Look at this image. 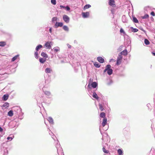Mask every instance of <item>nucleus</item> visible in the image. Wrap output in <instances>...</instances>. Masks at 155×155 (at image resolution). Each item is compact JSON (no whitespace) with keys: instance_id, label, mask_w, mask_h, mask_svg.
<instances>
[{"instance_id":"obj_50","label":"nucleus","mask_w":155,"mask_h":155,"mask_svg":"<svg viewBox=\"0 0 155 155\" xmlns=\"http://www.w3.org/2000/svg\"><path fill=\"white\" fill-rule=\"evenodd\" d=\"M152 54H153V55L154 56H155V53H154V52H152Z\"/></svg>"},{"instance_id":"obj_30","label":"nucleus","mask_w":155,"mask_h":155,"mask_svg":"<svg viewBox=\"0 0 155 155\" xmlns=\"http://www.w3.org/2000/svg\"><path fill=\"white\" fill-rule=\"evenodd\" d=\"M144 43L146 45H148L150 43L149 41L147 39H145Z\"/></svg>"},{"instance_id":"obj_13","label":"nucleus","mask_w":155,"mask_h":155,"mask_svg":"<svg viewBox=\"0 0 155 155\" xmlns=\"http://www.w3.org/2000/svg\"><path fill=\"white\" fill-rule=\"evenodd\" d=\"M91 86L94 88H95L96 87L97 85V84L95 82H93L91 84Z\"/></svg>"},{"instance_id":"obj_33","label":"nucleus","mask_w":155,"mask_h":155,"mask_svg":"<svg viewBox=\"0 0 155 155\" xmlns=\"http://www.w3.org/2000/svg\"><path fill=\"white\" fill-rule=\"evenodd\" d=\"M45 94L47 96H49L51 94V93L48 91H46L45 92Z\"/></svg>"},{"instance_id":"obj_18","label":"nucleus","mask_w":155,"mask_h":155,"mask_svg":"<svg viewBox=\"0 0 155 155\" xmlns=\"http://www.w3.org/2000/svg\"><path fill=\"white\" fill-rule=\"evenodd\" d=\"M13 115V113L12 110H10L8 113V115L10 117H12Z\"/></svg>"},{"instance_id":"obj_15","label":"nucleus","mask_w":155,"mask_h":155,"mask_svg":"<svg viewBox=\"0 0 155 155\" xmlns=\"http://www.w3.org/2000/svg\"><path fill=\"white\" fill-rule=\"evenodd\" d=\"M8 98V96L7 95H4L3 97V99L4 101H6Z\"/></svg>"},{"instance_id":"obj_40","label":"nucleus","mask_w":155,"mask_h":155,"mask_svg":"<svg viewBox=\"0 0 155 155\" xmlns=\"http://www.w3.org/2000/svg\"><path fill=\"white\" fill-rule=\"evenodd\" d=\"M57 20V18L56 17H54L52 18V21H56Z\"/></svg>"},{"instance_id":"obj_8","label":"nucleus","mask_w":155,"mask_h":155,"mask_svg":"<svg viewBox=\"0 0 155 155\" xmlns=\"http://www.w3.org/2000/svg\"><path fill=\"white\" fill-rule=\"evenodd\" d=\"M107 119L106 118H104L103 119V122L102 123V126L103 127H104L107 124Z\"/></svg>"},{"instance_id":"obj_9","label":"nucleus","mask_w":155,"mask_h":155,"mask_svg":"<svg viewBox=\"0 0 155 155\" xmlns=\"http://www.w3.org/2000/svg\"><path fill=\"white\" fill-rule=\"evenodd\" d=\"M48 120L50 124H53L54 123L53 120L51 117H48Z\"/></svg>"},{"instance_id":"obj_26","label":"nucleus","mask_w":155,"mask_h":155,"mask_svg":"<svg viewBox=\"0 0 155 155\" xmlns=\"http://www.w3.org/2000/svg\"><path fill=\"white\" fill-rule=\"evenodd\" d=\"M100 117L102 118H104L105 116V113L104 112H102L100 113Z\"/></svg>"},{"instance_id":"obj_7","label":"nucleus","mask_w":155,"mask_h":155,"mask_svg":"<svg viewBox=\"0 0 155 155\" xmlns=\"http://www.w3.org/2000/svg\"><path fill=\"white\" fill-rule=\"evenodd\" d=\"M97 60L98 61L101 63H103L104 61V59L101 57H98Z\"/></svg>"},{"instance_id":"obj_21","label":"nucleus","mask_w":155,"mask_h":155,"mask_svg":"<svg viewBox=\"0 0 155 155\" xmlns=\"http://www.w3.org/2000/svg\"><path fill=\"white\" fill-rule=\"evenodd\" d=\"M52 71V70L49 68H47L45 70V71L47 73H50Z\"/></svg>"},{"instance_id":"obj_3","label":"nucleus","mask_w":155,"mask_h":155,"mask_svg":"<svg viewBox=\"0 0 155 155\" xmlns=\"http://www.w3.org/2000/svg\"><path fill=\"white\" fill-rule=\"evenodd\" d=\"M51 43V42L48 41L45 44V46L46 47L47 49H50L51 48L50 45Z\"/></svg>"},{"instance_id":"obj_12","label":"nucleus","mask_w":155,"mask_h":155,"mask_svg":"<svg viewBox=\"0 0 155 155\" xmlns=\"http://www.w3.org/2000/svg\"><path fill=\"white\" fill-rule=\"evenodd\" d=\"M91 7V5L89 4L86 5L83 7V9L84 10H85L86 9L90 8Z\"/></svg>"},{"instance_id":"obj_39","label":"nucleus","mask_w":155,"mask_h":155,"mask_svg":"<svg viewBox=\"0 0 155 155\" xmlns=\"http://www.w3.org/2000/svg\"><path fill=\"white\" fill-rule=\"evenodd\" d=\"M59 50V48H54V50L55 52H57Z\"/></svg>"},{"instance_id":"obj_25","label":"nucleus","mask_w":155,"mask_h":155,"mask_svg":"<svg viewBox=\"0 0 155 155\" xmlns=\"http://www.w3.org/2000/svg\"><path fill=\"white\" fill-rule=\"evenodd\" d=\"M42 47V45H40L37 46L36 48V51H38L39 49L41 48Z\"/></svg>"},{"instance_id":"obj_34","label":"nucleus","mask_w":155,"mask_h":155,"mask_svg":"<svg viewBox=\"0 0 155 155\" xmlns=\"http://www.w3.org/2000/svg\"><path fill=\"white\" fill-rule=\"evenodd\" d=\"M94 66L97 68H99L100 65L97 62H95L94 63Z\"/></svg>"},{"instance_id":"obj_22","label":"nucleus","mask_w":155,"mask_h":155,"mask_svg":"<svg viewBox=\"0 0 155 155\" xmlns=\"http://www.w3.org/2000/svg\"><path fill=\"white\" fill-rule=\"evenodd\" d=\"M6 45V42L5 41H1L0 42V46L3 47Z\"/></svg>"},{"instance_id":"obj_41","label":"nucleus","mask_w":155,"mask_h":155,"mask_svg":"<svg viewBox=\"0 0 155 155\" xmlns=\"http://www.w3.org/2000/svg\"><path fill=\"white\" fill-rule=\"evenodd\" d=\"M65 8L67 11H69L70 10V8L69 7L67 6L65 7Z\"/></svg>"},{"instance_id":"obj_14","label":"nucleus","mask_w":155,"mask_h":155,"mask_svg":"<svg viewBox=\"0 0 155 155\" xmlns=\"http://www.w3.org/2000/svg\"><path fill=\"white\" fill-rule=\"evenodd\" d=\"M93 97L96 98L97 100H98L99 98V97L95 92L93 93Z\"/></svg>"},{"instance_id":"obj_10","label":"nucleus","mask_w":155,"mask_h":155,"mask_svg":"<svg viewBox=\"0 0 155 155\" xmlns=\"http://www.w3.org/2000/svg\"><path fill=\"white\" fill-rule=\"evenodd\" d=\"M41 55L44 58H45V59H46L48 58V56L47 55V54L44 52H41Z\"/></svg>"},{"instance_id":"obj_29","label":"nucleus","mask_w":155,"mask_h":155,"mask_svg":"<svg viewBox=\"0 0 155 155\" xmlns=\"http://www.w3.org/2000/svg\"><path fill=\"white\" fill-rule=\"evenodd\" d=\"M133 21L135 23H138V20L135 17H134L133 18Z\"/></svg>"},{"instance_id":"obj_43","label":"nucleus","mask_w":155,"mask_h":155,"mask_svg":"<svg viewBox=\"0 0 155 155\" xmlns=\"http://www.w3.org/2000/svg\"><path fill=\"white\" fill-rule=\"evenodd\" d=\"M7 139L8 140H11L12 139V138L11 137H8L7 138Z\"/></svg>"},{"instance_id":"obj_51","label":"nucleus","mask_w":155,"mask_h":155,"mask_svg":"<svg viewBox=\"0 0 155 155\" xmlns=\"http://www.w3.org/2000/svg\"><path fill=\"white\" fill-rule=\"evenodd\" d=\"M147 105L148 106V105H150V104H148Z\"/></svg>"},{"instance_id":"obj_24","label":"nucleus","mask_w":155,"mask_h":155,"mask_svg":"<svg viewBox=\"0 0 155 155\" xmlns=\"http://www.w3.org/2000/svg\"><path fill=\"white\" fill-rule=\"evenodd\" d=\"M121 52L123 55H125L127 54V51L126 49L124 50Z\"/></svg>"},{"instance_id":"obj_47","label":"nucleus","mask_w":155,"mask_h":155,"mask_svg":"<svg viewBox=\"0 0 155 155\" xmlns=\"http://www.w3.org/2000/svg\"><path fill=\"white\" fill-rule=\"evenodd\" d=\"M111 13L112 14H114V9H112L111 10Z\"/></svg>"},{"instance_id":"obj_27","label":"nucleus","mask_w":155,"mask_h":155,"mask_svg":"<svg viewBox=\"0 0 155 155\" xmlns=\"http://www.w3.org/2000/svg\"><path fill=\"white\" fill-rule=\"evenodd\" d=\"M63 28L65 31H68L69 30V28L66 25L63 26Z\"/></svg>"},{"instance_id":"obj_28","label":"nucleus","mask_w":155,"mask_h":155,"mask_svg":"<svg viewBox=\"0 0 155 155\" xmlns=\"http://www.w3.org/2000/svg\"><path fill=\"white\" fill-rule=\"evenodd\" d=\"M117 152L119 155H122L123 154L122 151L120 149H119L117 150Z\"/></svg>"},{"instance_id":"obj_31","label":"nucleus","mask_w":155,"mask_h":155,"mask_svg":"<svg viewBox=\"0 0 155 155\" xmlns=\"http://www.w3.org/2000/svg\"><path fill=\"white\" fill-rule=\"evenodd\" d=\"M142 19L147 18H149V15L147 14H145L144 16L141 17Z\"/></svg>"},{"instance_id":"obj_4","label":"nucleus","mask_w":155,"mask_h":155,"mask_svg":"<svg viewBox=\"0 0 155 155\" xmlns=\"http://www.w3.org/2000/svg\"><path fill=\"white\" fill-rule=\"evenodd\" d=\"M82 15L83 18H87L89 17V13L88 12H82Z\"/></svg>"},{"instance_id":"obj_6","label":"nucleus","mask_w":155,"mask_h":155,"mask_svg":"<svg viewBox=\"0 0 155 155\" xmlns=\"http://www.w3.org/2000/svg\"><path fill=\"white\" fill-rule=\"evenodd\" d=\"M122 59V57H119L117 58L116 63L117 65H119L121 63Z\"/></svg>"},{"instance_id":"obj_36","label":"nucleus","mask_w":155,"mask_h":155,"mask_svg":"<svg viewBox=\"0 0 155 155\" xmlns=\"http://www.w3.org/2000/svg\"><path fill=\"white\" fill-rule=\"evenodd\" d=\"M35 57L36 58L38 59V53L37 52V51L36 52H35Z\"/></svg>"},{"instance_id":"obj_23","label":"nucleus","mask_w":155,"mask_h":155,"mask_svg":"<svg viewBox=\"0 0 155 155\" xmlns=\"http://www.w3.org/2000/svg\"><path fill=\"white\" fill-rule=\"evenodd\" d=\"M99 109L101 110V111H103L104 110L101 104H99Z\"/></svg>"},{"instance_id":"obj_5","label":"nucleus","mask_w":155,"mask_h":155,"mask_svg":"<svg viewBox=\"0 0 155 155\" xmlns=\"http://www.w3.org/2000/svg\"><path fill=\"white\" fill-rule=\"evenodd\" d=\"M63 25V24L62 22H56L55 25V28H58V27H61Z\"/></svg>"},{"instance_id":"obj_16","label":"nucleus","mask_w":155,"mask_h":155,"mask_svg":"<svg viewBox=\"0 0 155 155\" xmlns=\"http://www.w3.org/2000/svg\"><path fill=\"white\" fill-rule=\"evenodd\" d=\"M19 56V55H17L15 56L14 57H13L12 59V61H15Z\"/></svg>"},{"instance_id":"obj_38","label":"nucleus","mask_w":155,"mask_h":155,"mask_svg":"<svg viewBox=\"0 0 155 155\" xmlns=\"http://www.w3.org/2000/svg\"><path fill=\"white\" fill-rule=\"evenodd\" d=\"M132 29H133V31L134 32H137L138 31V29L137 28H132Z\"/></svg>"},{"instance_id":"obj_42","label":"nucleus","mask_w":155,"mask_h":155,"mask_svg":"<svg viewBox=\"0 0 155 155\" xmlns=\"http://www.w3.org/2000/svg\"><path fill=\"white\" fill-rule=\"evenodd\" d=\"M151 15H152L153 16H155V14L154 12H151L150 13Z\"/></svg>"},{"instance_id":"obj_35","label":"nucleus","mask_w":155,"mask_h":155,"mask_svg":"<svg viewBox=\"0 0 155 155\" xmlns=\"http://www.w3.org/2000/svg\"><path fill=\"white\" fill-rule=\"evenodd\" d=\"M51 2L53 5H55L56 4V0H51Z\"/></svg>"},{"instance_id":"obj_49","label":"nucleus","mask_w":155,"mask_h":155,"mask_svg":"<svg viewBox=\"0 0 155 155\" xmlns=\"http://www.w3.org/2000/svg\"><path fill=\"white\" fill-rule=\"evenodd\" d=\"M49 31H50V33H51L52 32V29H51V28H50L49 29Z\"/></svg>"},{"instance_id":"obj_37","label":"nucleus","mask_w":155,"mask_h":155,"mask_svg":"<svg viewBox=\"0 0 155 155\" xmlns=\"http://www.w3.org/2000/svg\"><path fill=\"white\" fill-rule=\"evenodd\" d=\"M120 33H123L124 34H125V31H124V30H123V29L121 28L120 29Z\"/></svg>"},{"instance_id":"obj_20","label":"nucleus","mask_w":155,"mask_h":155,"mask_svg":"<svg viewBox=\"0 0 155 155\" xmlns=\"http://www.w3.org/2000/svg\"><path fill=\"white\" fill-rule=\"evenodd\" d=\"M111 68V66L110 65L108 64L107 65L106 67V68L104 70V72H105L107 71V69Z\"/></svg>"},{"instance_id":"obj_11","label":"nucleus","mask_w":155,"mask_h":155,"mask_svg":"<svg viewBox=\"0 0 155 155\" xmlns=\"http://www.w3.org/2000/svg\"><path fill=\"white\" fill-rule=\"evenodd\" d=\"M112 72L113 70L112 69L110 68L109 69H107V73L109 75H110L112 73Z\"/></svg>"},{"instance_id":"obj_2","label":"nucleus","mask_w":155,"mask_h":155,"mask_svg":"<svg viewBox=\"0 0 155 155\" xmlns=\"http://www.w3.org/2000/svg\"><path fill=\"white\" fill-rule=\"evenodd\" d=\"M115 1L114 0H109V5L114 7H116V5L115 4Z\"/></svg>"},{"instance_id":"obj_1","label":"nucleus","mask_w":155,"mask_h":155,"mask_svg":"<svg viewBox=\"0 0 155 155\" xmlns=\"http://www.w3.org/2000/svg\"><path fill=\"white\" fill-rule=\"evenodd\" d=\"M63 19L64 21L66 23H68L69 21V18L66 15H63Z\"/></svg>"},{"instance_id":"obj_45","label":"nucleus","mask_w":155,"mask_h":155,"mask_svg":"<svg viewBox=\"0 0 155 155\" xmlns=\"http://www.w3.org/2000/svg\"><path fill=\"white\" fill-rule=\"evenodd\" d=\"M60 7L61 8H65V7L62 6V5H60Z\"/></svg>"},{"instance_id":"obj_17","label":"nucleus","mask_w":155,"mask_h":155,"mask_svg":"<svg viewBox=\"0 0 155 155\" xmlns=\"http://www.w3.org/2000/svg\"><path fill=\"white\" fill-rule=\"evenodd\" d=\"M46 61L45 59H44L42 58H39V61L41 63H44Z\"/></svg>"},{"instance_id":"obj_32","label":"nucleus","mask_w":155,"mask_h":155,"mask_svg":"<svg viewBox=\"0 0 155 155\" xmlns=\"http://www.w3.org/2000/svg\"><path fill=\"white\" fill-rule=\"evenodd\" d=\"M102 150L103 152L105 153H109V151L107 150H106L104 147H103L102 148Z\"/></svg>"},{"instance_id":"obj_19","label":"nucleus","mask_w":155,"mask_h":155,"mask_svg":"<svg viewBox=\"0 0 155 155\" xmlns=\"http://www.w3.org/2000/svg\"><path fill=\"white\" fill-rule=\"evenodd\" d=\"M9 106V104L7 102L5 103L2 106V107H5V108H7Z\"/></svg>"},{"instance_id":"obj_46","label":"nucleus","mask_w":155,"mask_h":155,"mask_svg":"<svg viewBox=\"0 0 155 155\" xmlns=\"http://www.w3.org/2000/svg\"><path fill=\"white\" fill-rule=\"evenodd\" d=\"M67 46L68 47V48H71V45H70L69 44H67Z\"/></svg>"},{"instance_id":"obj_44","label":"nucleus","mask_w":155,"mask_h":155,"mask_svg":"<svg viewBox=\"0 0 155 155\" xmlns=\"http://www.w3.org/2000/svg\"><path fill=\"white\" fill-rule=\"evenodd\" d=\"M123 55L122 54V53L121 52H120L119 54V57H121V55Z\"/></svg>"},{"instance_id":"obj_48","label":"nucleus","mask_w":155,"mask_h":155,"mask_svg":"<svg viewBox=\"0 0 155 155\" xmlns=\"http://www.w3.org/2000/svg\"><path fill=\"white\" fill-rule=\"evenodd\" d=\"M3 130L2 128H1V127L0 126V131L2 132Z\"/></svg>"}]
</instances>
